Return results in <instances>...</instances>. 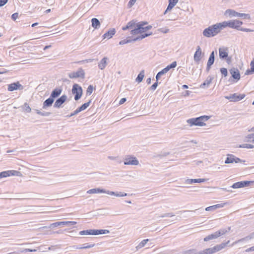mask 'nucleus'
Returning a JSON list of instances; mask_svg holds the SVG:
<instances>
[{"instance_id":"nucleus-22","label":"nucleus","mask_w":254,"mask_h":254,"mask_svg":"<svg viewBox=\"0 0 254 254\" xmlns=\"http://www.w3.org/2000/svg\"><path fill=\"white\" fill-rule=\"evenodd\" d=\"M88 193H106L108 192V191H106L105 190L103 189H100L99 188L97 189H93L89 190L87 192Z\"/></svg>"},{"instance_id":"nucleus-44","label":"nucleus","mask_w":254,"mask_h":254,"mask_svg":"<svg viewBox=\"0 0 254 254\" xmlns=\"http://www.w3.org/2000/svg\"><path fill=\"white\" fill-rule=\"evenodd\" d=\"M164 74V73L163 72H162V70H161V71H160V72H159L157 73V75H156V78L157 80H158L159 79V77H160L162 75H163V74Z\"/></svg>"},{"instance_id":"nucleus-61","label":"nucleus","mask_w":254,"mask_h":254,"mask_svg":"<svg viewBox=\"0 0 254 254\" xmlns=\"http://www.w3.org/2000/svg\"><path fill=\"white\" fill-rule=\"evenodd\" d=\"M215 209V208H214V207H213V208L211 209V210H212V209Z\"/></svg>"},{"instance_id":"nucleus-60","label":"nucleus","mask_w":254,"mask_h":254,"mask_svg":"<svg viewBox=\"0 0 254 254\" xmlns=\"http://www.w3.org/2000/svg\"><path fill=\"white\" fill-rule=\"evenodd\" d=\"M11 151H7V152L8 153V152H11Z\"/></svg>"},{"instance_id":"nucleus-39","label":"nucleus","mask_w":254,"mask_h":254,"mask_svg":"<svg viewBox=\"0 0 254 254\" xmlns=\"http://www.w3.org/2000/svg\"><path fill=\"white\" fill-rule=\"evenodd\" d=\"M148 239L143 240L139 243V244L138 245V247L139 248L143 247L145 245V244L148 242Z\"/></svg>"},{"instance_id":"nucleus-33","label":"nucleus","mask_w":254,"mask_h":254,"mask_svg":"<svg viewBox=\"0 0 254 254\" xmlns=\"http://www.w3.org/2000/svg\"><path fill=\"white\" fill-rule=\"evenodd\" d=\"M107 193L110 194V195H115V196H118V197L125 196L127 195L126 193H124V192H122V193H121L120 194H119V193H116L115 192H114L113 191H108V192H107Z\"/></svg>"},{"instance_id":"nucleus-27","label":"nucleus","mask_w":254,"mask_h":254,"mask_svg":"<svg viewBox=\"0 0 254 254\" xmlns=\"http://www.w3.org/2000/svg\"><path fill=\"white\" fill-rule=\"evenodd\" d=\"M68 224H75L76 222L74 221H61L54 223L52 224V225L56 227L61 225H66Z\"/></svg>"},{"instance_id":"nucleus-28","label":"nucleus","mask_w":254,"mask_h":254,"mask_svg":"<svg viewBox=\"0 0 254 254\" xmlns=\"http://www.w3.org/2000/svg\"><path fill=\"white\" fill-rule=\"evenodd\" d=\"M92 26L94 29H97L100 26V22L99 20L96 18H93L91 19Z\"/></svg>"},{"instance_id":"nucleus-35","label":"nucleus","mask_w":254,"mask_h":254,"mask_svg":"<svg viewBox=\"0 0 254 254\" xmlns=\"http://www.w3.org/2000/svg\"><path fill=\"white\" fill-rule=\"evenodd\" d=\"M144 76V71H142L137 76V78H136V81L138 82V83L142 81L143 80V78Z\"/></svg>"},{"instance_id":"nucleus-50","label":"nucleus","mask_w":254,"mask_h":254,"mask_svg":"<svg viewBox=\"0 0 254 254\" xmlns=\"http://www.w3.org/2000/svg\"><path fill=\"white\" fill-rule=\"evenodd\" d=\"M11 18L14 20V21H15L16 20V13H14L13 14H12L11 15Z\"/></svg>"},{"instance_id":"nucleus-52","label":"nucleus","mask_w":254,"mask_h":254,"mask_svg":"<svg viewBox=\"0 0 254 254\" xmlns=\"http://www.w3.org/2000/svg\"><path fill=\"white\" fill-rule=\"evenodd\" d=\"M25 251L26 252H35L36 250H31V249H26Z\"/></svg>"},{"instance_id":"nucleus-37","label":"nucleus","mask_w":254,"mask_h":254,"mask_svg":"<svg viewBox=\"0 0 254 254\" xmlns=\"http://www.w3.org/2000/svg\"><path fill=\"white\" fill-rule=\"evenodd\" d=\"M190 183H202L205 181L204 179H191L189 180Z\"/></svg>"},{"instance_id":"nucleus-19","label":"nucleus","mask_w":254,"mask_h":254,"mask_svg":"<svg viewBox=\"0 0 254 254\" xmlns=\"http://www.w3.org/2000/svg\"><path fill=\"white\" fill-rule=\"evenodd\" d=\"M202 52L199 46L197 47V50L194 55V61L198 62L200 60Z\"/></svg>"},{"instance_id":"nucleus-42","label":"nucleus","mask_w":254,"mask_h":254,"mask_svg":"<svg viewBox=\"0 0 254 254\" xmlns=\"http://www.w3.org/2000/svg\"><path fill=\"white\" fill-rule=\"evenodd\" d=\"M131 41H133L132 39L131 40H123L121 41L120 42L119 44L120 45H124V44H125L127 43L128 42H130Z\"/></svg>"},{"instance_id":"nucleus-56","label":"nucleus","mask_w":254,"mask_h":254,"mask_svg":"<svg viewBox=\"0 0 254 254\" xmlns=\"http://www.w3.org/2000/svg\"><path fill=\"white\" fill-rule=\"evenodd\" d=\"M37 24H38V23H33V24L32 25V27H34V26H35L37 25Z\"/></svg>"},{"instance_id":"nucleus-36","label":"nucleus","mask_w":254,"mask_h":254,"mask_svg":"<svg viewBox=\"0 0 254 254\" xmlns=\"http://www.w3.org/2000/svg\"><path fill=\"white\" fill-rule=\"evenodd\" d=\"M214 254L211 248H207L204 250L199 254Z\"/></svg>"},{"instance_id":"nucleus-46","label":"nucleus","mask_w":254,"mask_h":254,"mask_svg":"<svg viewBox=\"0 0 254 254\" xmlns=\"http://www.w3.org/2000/svg\"><path fill=\"white\" fill-rule=\"evenodd\" d=\"M240 30L245 31V32H252L254 31L253 30H251L250 29L247 28H241Z\"/></svg>"},{"instance_id":"nucleus-21","label":"nucleus","mask_w":254,"mask_h":254,"mask_svg":"<svg viewBox=\"0 0 254 254\" xmlns=\"http://www.w3.org/2000/svg\"><path fill=\"white\" fill-rule=\"evenodd\" d=\"M226 246V244L222 243L220 245H217L211 248H212L213 252L214 254L216 252H218L221 251L222 249H224Z\"/></svg>"},{"instance_id":"nucleus-58","label":"nucleus","mask_w":254,"mask_h":254,"mask_svg":"<svg viewBox=\"0 0 254 254\" xmlns=\"http://www.w3.org/2000/svg\"><path fill=\"white\" fill-rule=\"evenodd\" d=\"M92 246H87V247H85V248H90V247H92Z\"/></svg>"},{"instance_id":"nucleus-26","label":"nucleus","mask_w":254,"mask_h":254,"mask_svg":"<svg viewBox=\"0 0 254 254\" xmlns=\"http://www.w3.org/2000/svg\"><path fill=\"white\" fill-rule=\"evenodd\" d=\"M251 68L247 69L245 72V75H250L253 74L254 72V59L251 61Z\"/></svg>"},{"instance_id":"nucleus-9","label":"nucleus","mask_w":254,"mask_h":254,"mask_svg":"<svg viewBox=\"0 0 254 254\" xmlns=\"http://www.w3.org/2000/svg\"><path fill=\"white\" fill-rule=\"evenodd\" d=\"M67 100V96L65 95H63L57 99L55 104L54 107L55 108H60L62 105Z\"/></svg>"},{"instance_id":"nucleus-49","label":"nucleus","mask_w":254,"mask_h":254,"mask_svg":"<svg viewBox=\"0 0 254 254\" xmlns=\"http://www.w3.org/2000/svg\"><path fill=\"white\" fill-rule=\"evenodd\" d=\"M22 89V86L20 84H19L18 82H17V89Z\"/></svg>"},{"instance_id":"nucleus-11","label":"nucleus","mask_w":254,"mask_h":254,"mask_svg":"<svg viewBox=\"0 0 254 254\" xmlns=\"http://www.w3.org/2000/svg\"><path fill=\"white\" fill-rule=\"evenodd\" d=\"M138 163V161L135 157H129L126 158L125 160L124 164L125 165H136Z\"/></svg>"},{"instance_id":"nucleus-23","label":"nucleus","mask_w":254,"mask_h":254,"mask_svg":"<svg viewBox=\"0 0 254 254\" xmlns=\"http://www.w3.org/2000/svg\"><path fill=\"white\" fill-rule=\"evenodd\" d=\"M179 0H169V4L165 12L170 11L174 6L177 3Z\"/></svg>"},{"instance_id":"nucleus-7","label":"nucleus","mask_w":254,"mask_h":254,"mask_svg":"<svg viewBox=\"0 0 254 254\" xmlns=\"http://www.w3.org/2000/svg\"><path fill=\"white\" fill-rule=\"evenodd\" d=\"M246 95L245 94H237L234 93L229 96H226L225 98L228 99L231 102H238L242 100L245 97Z\"/></svg>"},{"instance_id":"nucleus-20","label":"nucleus","mask_w":254,"mask_h":254,"mask_svg":"<svg viewBox=\"0 0 254 254\" xmlns=\"http://www.w3.org/2000/svg\"><path fill=\"white\" fill-rule=\"evenodd\" d=\"M116 33V30L115 29H112L109 30L107 32L105 33L103 35L104 39H110L111 38L113 35H115Z\"/></svg>"},{"instance_id":"nucleus-8","label":"nucleus","mask_w":254,"mask_h":254,"mask_svg":"<svg viewBox=\"0 0 254 254\" xmlns=\"http://www.w3.org/2000/svg\"><path fill=\"white\" fill-rule=\"evenodd\" d=\"M254 183V181H242V182H239L234 183L232 186V188L233 189H238L241 188H243L246 186H248L250 184H252Z\"/></svg>"},{"instance_id":"nucleus-51","label":"nucleus","mask_w":254,"mask_h":254,"mask_svg":"<svg viewBox=\"0 0 254 254\" xmlns=\"http://www.w3.org/2000/svg\"><path fill=\"white\" fill-rule=\"evenodd\" d=\"M136 0H130V1H129V3L130 5H133L135 3Z\"/></svg>"},{"instance_id":"nucleus-18","label":"nucleus","mask_w":254,"mask_h":254,"mask_svg":"<svg viewBox=\"0 0 254 254\" xmlns=\"http://www.w3.org/2000/svg\"><path fill=\"white\" fill-rule=\"evenodd\" d=\"M62 89L61 88H56L51 93L50 97L52 99L56 98L59 96L62 93Z\"/></svg>"},{"instance_id":"nucleus-10","label":"nucleus","mask_w":254,"mask_h":254,"mask_svg":"<svg viewBox=\"0 0 254 254\" xmlns=\"http://www.w3.org/2000/svg\"><path fill=\"white\" fill-rule=\"evenodd\" d=\"M84 76V71L80 69L79 70L71 73L69 74V77L70 78H75L78 77H82L83 78Z\"/></svg>"},{"instance_id":"nucleus-41","label":"nucleus","mask_w":254,"mask_h":254,"mask_svg":"<svg viewBox=\"0 0 254 254\" xmlns=\"http://www.w3.org/2000/svg\"><path fill=\"white\" fill-rule=\"evenodd\" d=\"M220 71L221 73L224 75V76H226L227 75V70L225 68H222L220 69Z\"/></svg>"},{"instance_id":"nucleus-43","label":"nucleus","mask_w":254,"mask_h":254,"mask_svg":"<svg viewBox=\"0 0 254 254\" xmlns=\"http://www.w3.org/2000/svg\"><path fill=\"white\" fill-rule=\"evenodd\" d=\"M8 1V0H0V7L5 5Z\"/></svg>"},{"instance_id":"nucleus-59","label":"nucleus","mask_w":254,"mask_h":254,"mask_svg":"<svg viewBox=\"0 0 254 254\" xmlns=\"http://www.w3.org/2000/svg\"><path fill=\"white\" fill-rule=\"evenodd\" d=\"M252 130L254 132V127L252 128Z\"/></svg>"},{"instance_id":"nucleus-31","label":"nucleus","mask_w":254,"mask_h":254,"mask_svg":"<svg viewBox=\"0 0 254 254\" xmlns=\"http://www.w3.org/2000/svg\"><path fill=\"white\" fill-rule=\"evenodd\" d=\"M214 62V53L212 52L210 55L209 58L208 62H207V66L208 67L210 66Z\"/></svg>"},{"instance_id":"nucleus-32","label":"nucleus","mask_w":254,"mask_h":254,"mask_svg":"<svg viewBox=\"0 0 254 254\" xmlns=\"http://www.w3.org/2000/svg\"><path fill=\"white\" fill-rule=\"evenodd\" d=\"M109 233V231L108 230H93V235H97L99 234H105Z\"/></svg>"},{"instance_id":"nucleus-3","label":"nucleus","mask_w":254,"mask_h":254,"mask_svg":"<svg viewBox=\"0 0 254 254\" xmlns=\"http://www.w3.org/2000/svg\"><path fill=\"white\" fill-rule=\"evenodd\" d=\"M209 118L208 116H203L198 118L190 119L187 122L191 126H203L205 125L204 122L207 121Z\"/></svg>"},{"instance_id":"nucleus-40","label":"nucleus","mask_w":254,"mask_h":254,"mask_svg":"<svg viewBox=\"0 0 254 254\" xmlns=\"http://www.w3.org/2000/svg\"><path fill=\"white\" fill-rule=\"evenodd\" d=\"M93 90V86L92 85H89L87 89V94L90 95Z\"/></svg>"},{"instance_id":"nucleus-53","label":"nucleus","mask_w":254,"mask_h":254,"mask_svg":"<svg viewBox=\"0 0 254 254\" xmlns=\"http://www.w3.org/2000/svg\"><path fill=\"white\" fill-rule=\"evenodd\" d=\"M50 47H51V46L49 45V46H46L44 47V50H46V49L49 48Z\"/></svg>"},{"instance_id":"nucleus-24","label":"nucleus","mask_w":254,"mask_h":254,"mask_svg":"<svg viewBox=\"0 0 254 254\" xmlns=\"http://www.w3.org/2000/svg\"><path fill=\"white\" fill-rule=\"evenodd\" d=\"M107 58H103L98 64V66L101 69H104L106 66L107 64Z\"/></svg>"},{"instance_id":"nucleus-55","label":"nucleus","mask_w":254,"mask_h":254,"mask_svg":"<svg viewBox=\"0 0 254 254\" xmlns=\"http://www.w3.org/2000/svg\"><path fill=\"white\" fill-rule=\"evenodd\" d=\"M51 11V9H48L47 10H46V13H49Z\"/></svg>"},{"instance_id":"nucleus-15","label":"nucleus","mask_w":254,"mask_h":254,"mask_svg":"<svg viewBox=\"0 0 254 254\" xmlns=\"http://www.w3.org/2000/svg\"><path fill=\"white\" fill-rule=\"evenodd\" d=\"M90 104V101H89L87 103H84L81 106L78 108L76 110L74 111V113L72 114L71 115H74L79 113L80 112L85 110L87 108H88Z\"/></svg>"},{"instance_id":"nucleus-16","label":"nucleus","mask_w":254,"mask_h":254,"mask_svg":"<svg viewBox=\"0 0 254 254\" xmlns=\"http://www.w3.org/2000/svg\"><path fill=\"white\" fill-rule=\"evenodd\" d=\"M221 235V232L220 231H217V232H215L214 234L209 235L207 236V237H206L205 238H204V241L206 242V241H208L210 240L217 238L218 237L220 236Z\"/></svg>"},{"instance_id":"nucleus-13","label":"nucleus","mask_w":254,"mask_h":254,"mask_svg":"<svg viewBox=\"0 0 254 254\" xmlns=\"http://www.w3.org/2000/svg\"><path fill=\"white\" fill-rule=\"evenodd\" d=\"M230 72L233 78L239 80L240 78V74L237 68H233L230 70Z\"/></svg>"},{"instance_id":"nucleus-17","label":"nucleus","mask_w":254,"mask_h":254,"mask_svg":"<svg viewBox=\"0 0 254 254\" xmlns=\"http://www.w3.org/2000/svg\"><path fill=\"white\" fill-rule=\"evenodd\" d=\"M239 160L240 159L239 158H235L234 156L232 155H228L225 163L226 164L233 163L234 162L238 163Z\"/></svg>"},{"instance_id":"nucleus-1","label":"nucleus","mask_w":254,"mask_h":254,"mask_svg":"<svg viewBox=\"0 0 254 254\" xmlns=\"http://www.w3.org/2000/svg\"><path fill=\"white\" fill-rule=\"evenodd\" d=\"M145 23L143 22L135 23L133 20L128 22L127 25L122 27V30L125 31L127 29H131L130 34L135 37L132 38L133 41L142 39L145 37L152 34L150 31L152 26H145Z\"/></svg>"},{"instance_id":"nucleus-48","label":"nucleus","mask_w":254,"mask_h":254,"mask_svg":"<svg viewBox=\"0 0 254 254\" xmlns=\"http://www.w3.org/2000/svg\"><path fill=\"white\" fill-rule=\"evenodd\" d=\"M246 251L247 252H251V251H254V246L252 247H251V248H249V249H247L246 250Z\"/></svg>"},{"instance_id":"nucleus-38","label":"nucleus","mask_w":254,"mask_h":254,"mask_svg":"<svg viewBox=\"0 0 254 254\" xmlns=\"http://www.w3.org/2000/svg\"><path fill=\"white\" fill-rule=\"evenodd\" d=\"M14 90H16V83H13L10 85H8V90L9 91H12Z\"/></svg>"},{"instance_id":"nucleus-14","label":"nucleus","mask_w":254,"mask_h":254,"mask_svg":"<svg viewBox=\"0 0 254 254\" xmlns=\"http://www.w3.org/2000/svg\"><path fill=\"white\" fill-rule=\"evenodd\" d=\"M15 175L16 171L15 170L3 171L0 173V179L10 176H15Z\"/></svg>"},{"instance_id":"nucleus-34","label":"nucleus","mask_w":254,"mask_h":254,"mask_svg":"<svg viewBox=\"0 0 254 254\" xmlns=\"http://www.w3.org/2000/svg\"><path fill=\"white\" fill-rule=\"evenodd\" d=\"M93 230H84V231H81L79 232V234L81 235H93Z\"/></svg>"},{"instance_id":"nucleus-2","label":"nucleus","mask_w":254,"mask_h":254,"mask_svg":"<svg viewBox=\"0 0 254 254\" xmlns=\"http://www.w3.org/2000/svg\"><path fill=\"white\" fill-rule=\"evenodd\" d=\"M224 28L222 22L218 23L205 28L203 31V35L206 37H213Z\"/></svg>"},{"instance_id":"nucleus-5","label":"nucleus","mask_w":254,"mask_h":254,"mask_svg":"<svg viewBox=\"0 0 254 254\" xmlns=\"http://www.w3.org/2000/svg\"><path fill=\"white\" fill-rule=\"evenodd\" d=\"M224 14L229 17H244L245 18H250V16L248 14L241 13L236 12L235 10L232 9H227L225 11Z\"/></svg>"},{"instance_id":"nucleus-29","label":"nucleus","mask_w":254,"mask_h":254,"mask_svg":"<svg viewBox=\"0 0 254 254\" xmlns=\"http://www.w3.org/2000/svg\"><path fill=\"white\" fill-rule=\"evenodd\" d=\"M54 102V99L50 97L46 100L43 103V108H45L51 106Z\"/></svg>"},{"instance_id":"nucleus-57","label":"nucleus","mask_w":254,"mask_h":254,"mask_svg":"<svg viewBox=\"0 0 254 254\" xmlns=\"http://www.w3.org/2000/svg\"><path fill=\"white\" fill-rule=\"evenodd\" d=\"M147 81H148V83H150V78H149V79L147 80Z\"/></svg>"},{"instance_id":"nucleus-45","label":"nucleus","mask_w":254,"mask_h":254,"mask_svg":"<svg viewBox=\"0 0 254 254\" xmlns=\"http://www.w3.org/2000/svg\"><path fill=\"white\" fill-rule=\"evenodd\" d=\"M158 86V83L156 82L155 83H154L151 86V89L152 90H155L156 87H157Z\"/></svg>"},{"instance_id":"nucleus-54","label":"nucleus","mask_w":254,"mask_h":254,"mask_svg":"<svg viewBox=\"0 0 254 254\" xmlns=\"http://www.w3.org/2000/svg\"><path fill=\"white\" fill-rule=\"evenodd\" d=\"M183 88H184V89H187V88H188V86L187 85H183Z\"/></svg>"},{"instance_id":"nucleus-12","label":"nucleus","mask_w":254,"mask_h":254,"mask_svg":"<svg viewBox=\"0 0 254 254\" xmlns=\"http://www.w3.org/2000/svg\"><path fill=\"white\" fill-rule=\"evenodd\" d=\"M219 57L221 59H224L228 56V49L226 47L220 48L219 49Z\"/></svg>"},{"instance_id":"nucleus-30","label":"nucleus","mask_w":254,"mask_h":254,"mask_svg":"<svg viewBox=\"0 0 254 254\" xmlns=\"http://www.w3.org/2000/svg\"><path fill=\"white\" fill-rule=\"evenodd\" d=\"M225 204H226V203L217 204L216 205H212L211 206L207 207L205 208V210L206 211H209V210H211L213 207H214V208H221V207H224Z\"/></svg>"},{"instance_id":"nucleus-6","label":"nucleus","mask_w":254,"mask_h":254,"mask_svg":"<svg viewBox=\"0 0 254 254\" xmlns=\"http://www.w3.org/2000/svg\"><path fill=\"white\" fill-rule=\"evenodd\" d=\"M72 93L73 94L75 95L74 99L78 100L81 98L82 95V88L79 85L75 84L73 85Z\"/></svg>"},{"instance_id":"nucleus-25","label":"nucleus","mask_w":254,"mask_h":254,"mask_svg":"<svg viewBox=\"0 0 254 254\" xmlns=\"http://www.w3.org/2000/svg\"><path fill=\"white\" fill-rule=\"evenodd\" d=\"M177 66V62H174L170 65H167L165 68L162 70L164 74L167 73L171 68H175Z\"/></svg>"},{"instance_id":"nucleus-47","label":"nucleus","mask_w":254,"mask_h":254,"mask_svg":"<svg viewBox=\"0 0 254 254\" xmlns=\"http://www.w3.org/2000/svg\"><path fill=\"white\" fill-rule=\"evenodd\" d=\"M126 101V98H122L119 102V104L122 105V104H124Z\"/></svg>"},{"instance_id":"nucleus-4","label":"nucleus","mask_w":254,"mask_h":254,"mask_svg":"<svg viewBox=\"0 0 254 254\" xmlns=\"http://www.w3.org/2000/svg\"><path fill=\"white\" fill-rule=\"evenodd\" d=\"M224 28L229 27L238 30L241 29L240 27L243 24V22L238 20H233L229 21L222 22Z\"/></svg>"}]
</instances>
